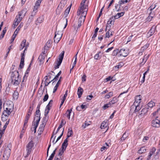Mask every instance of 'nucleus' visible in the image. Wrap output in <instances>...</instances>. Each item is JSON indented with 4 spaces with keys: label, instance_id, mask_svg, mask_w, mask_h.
<instances>
[{
    "label": "nucleus",
    "instance_id": "f257e3e1",
    "mask_svg": "<svg viewBox=\"0 0 160 160\" xmlns=\"http://www.w3.org/2000/svg\"><path fill=\"white\" fill-rule=\"evenodd\" d=\"M87 0H82L81 2L80 6L77 11V15H81L78 19V28H79L85 21V18L88 10V6L85 4Z\"/></svg>",
    "mask_w": 160,
    "mask_h": 160
},
{
    "label": "nucleus",
    "instance_id": "f03ea898",
    "mask_svg": "<svg viewBox=\"0 0 160 160\" xmlns=\"http://www.w3.org/2000/svg\"><path fill=\"white\" fill-rule=\"evenodd\" d=\"M11 84L14 85H18L21 82V80L19 77V74L17 71L12 72L11 76Z\"/></svg>",
    "mask_w": 160,
    "mask_h": 160
},
{
    "label": "nucleus",
    "instance_id": "7ed1b4c3",
    "mask_svg": "<svg viewBox=\"0 0 160 160\" xmlns=\"http://www.w3.org/2000/svg\"><path fill=\"white\" fill-rule=\"evenodd\" d=\"M27 12V10L26 8H23L21 11L18 12V14L17 15L16 17L17 20H21L22 19Z\"/></svg>",
    "mask_w": 160,
    "mask_h": 160
},
{
    "label": "nucleus",
    "instance_id": "20e7f679",
    "mask_svg": "<svg viewBox=\"0 0 160 160\" xmlns=\"http://www.w3.org/2000/svg\"><path fill=\"white\" fill-rule=\"evenodd\" d=\"M33 146L34 143L32 140L30 141L27 145L26 149L27 154L25 156V158L27 157L30 154Z\"/></svg>",
    "mask_w": 160,
    "mask_h": 160
},
{
    "label": "nucleus",
    "instance_id": "39448f33",
    "mask_svg": "<svg viewBox=\"0 0 160 160\" xmlns=\"http://www.w3.org/2000/svg\"><path fill=\"white\" fill-rule=\"evenodd\" d=\"M11 109H8V108H6L2 113V120L4 121H6L9 115L11 113Z\"/></svg>",
    "mask_w": 160,
    "mask_h": 160
},
{
    "label": "nucleus",
    "instance_id": "423d86ee",
    "mask_svg": "<svg viewBox=\"0 0 160 160\" xmlns=\"http://www.w3.org/2000/svg\"><path fill=\"white\" fill-rule=\"evenodd\" d=\"M40 119L41 117L40 116H35V117L32 122V125L34 124V126L35 132H36V129L38 127Z\"/></svg>",
    "mask_w": 160,
    "mask_h": 160
},
{
    "label": "nucleus",
    "instance_id": "0eeeda50",
    "mask_svg": "<svg viewBox=\"0 0 160 160\" xmlns=\"http://www.w3.org/2000/svg\"><path fill=\"white\" fill-rule=\"evenodd\" d=\"M23 23L22 22H21L18 26V27L17 28L14 32L12 36V38L11 39V43L13 42L14 40L17 35L20 29L23 27Z\"/></svg>",
    "mask_w": 160,
    "mask_h": 160
},
{
    "label": "nucleus",
    "instance_id": "6e6552de",
    "mask_svg": "<svg viewBox=\"0 0 160 160\" xmlns=\"http://www.w3.org/2000/svg\"><path fill=\"white\" fill-rule=\"evenodd\" d=\"M62 34L60 32H56L54 38V42L58 43L61 39Z\"/></svg>",
    "mask_w": 160,
    "mask_h": 160
},
{
    "label": "nucleus",
    "instance_id": "1a4fd4ad",
    "mask_svg": "<svg viewBox=\"0 0 160 160\" xmlns=\"http://www.w3.org/2000/svg\"><path fill=\"white\" fill-rule=\"evenodd\" d=\"M148 109V108H147V107H145L143 108L141 112H139V114L138 115V118L140 119H142L144 118L146 113L147 112Z\"/></svg>",
    "mask_w": 160,
    "mask_h": 160
},
{
    "label": "nucleus",
    "instance_id": "9d476101",
    "mask_svg": "<svg viewBox=\"0 0 160 160\" xmlns=\"http://www.w3.org/2000/svg\"><path fill=\"white\" fill-rule=\"evenodd\" d=\"M11 153V150L5 149L3 155V158L5 160H8Z\"/></svg>",
    "mask_w": 160,
    "mask_h": 160
},
{
    "label": "nucleus",
    "instance_id": "9b49d317",
    "mask_svg": "<svg viewBox=\"0 0 160 160\" xmlns=\"http://www.w3.org/2000/svg\"><path fill=\"white\" fill-rule=\"evenodd\" d=\"M158 118L157 117V118L152 121V125L153 127L158 128L160 126V121L159 120L157 119Z\"/></svg>",
    "mask_w": 160,
    "mask_h": 160
},
{
    "label": "nucleus",
    "instance_id": "f8f14e48",
    "mask_svg": "<svg viewBox=\"0 0 160 160\" xmlns=\"http://www.w3.org/2000/svg\"><path fill=\"white\" fill-rule=\"evenodd\" d=\"M128 55L127 51L124 49H122L119 51L118 56V57H126Z\"/></svg>",
    "mask_w": 160,
    "mask_h": 160
},
{
    "label": "nucleus",
    "instance_id": "ddd939ff",
    "mask_svg": "<svg viewBox=\"0 0 160 160\" xmlns=\"http://www.w3.org/2000/svg\"><path fill=\"white\" fill-rule=\"evenodd\" d=\"M156 28V27L155 26H153L152 27L151 29L148 33V36L150 37L154 34L155 32Z\"/></svg>",
    "mask_w": 160,
    "mask_h": 160
},
{
    "label": "nucleus",
    "instance_id": "4468645a",
    "mask_svg": "<svg viewBox=\"0 0 160 160\" xmlns=\"http://www.w3.org/2000/svg\"><path fill=\"white\" fill-rule=\"evenodd\" d=\"M149 57V55H148L147 56L145 55L143 57V58L142 59V61L141 62L139 65L140 67H141L142 66L144 65L146 63L148 58Z\"/></svg>",
    "mask_w": 160,
    "mask_h": 160
},
{
    "label": "nucleus",
    "instance_id": "2eb2a0df",
    "mask_svg": "<svg viewBox=\"0 0 160 160\" xmlns=\"http://www.w3.org/2000/svg\"><path fill=\"white\" fill-rule=\"evenodd\" d=\"M141 96L140 95L136 96L135 97V101L134 103V104H140L141 102Z\"/></svg>",
    "mask_w": 160,
    "mask_h": 160
},
{
    "label": "nucleus",
    "instance_id": "dca6fc26",
    "mask_svg": "<svg viewBox=\"0 0 160 160\" xmlns=\"http://www.w3.org/2000/svg\"><path fill=\"white\" fill-rule=\"evenodd\" d=\"M68 140L67 138L65 139L63 142L62 144L61 148L62 149L64 150H66L67 147L68 145Z\"/></svg>",
    "mask_w": 160,
    "mask_h": 160
},
{
    "label": "nucleus",
    "instance_id": "f3484780",
    "mask_svg": "<svg viewBox=\"0 0 160 160\" xmlns=\"http://www.w3.org/2000/svg\"><path fill=\"white\" fill-rule=\"evenodd\" d=\"M118 101V98L116 97H114L112 98V99L109 102V104H110L112 107V105L117 103Z\"/></svg>",
    "mask_w": 160,
    "mask_h": 160
},
{
    "label": "nucleus",
    "instance_id": "a211bd4d",
    "mask_svg": "<svg viewBox=\"0 0 160 160\" xmlns=\"http://www.w3.org/2000/svg\"><path fill=\"white\" fill-rule=\"evenodd\" d=\"M149 45V44L147 43L146 44H145L144 46L142 47L140 50V52L138 53L140 55V54L141 53V55H142V52H143L145 49H146L148 47Z\"/></svg>",
    "mask_w": 160,
    "mask_h": 160
},
{
    "label": "nucleus",
    "instance_id": "6ab92c4d",
    "mask_svg": "<svg viewBox=\"0 0 160 160\" xmlns=\"http://www.w3.org/2000/svg\"><path fill=\"white\" fill-rule=\"evenodd\" d=\"M26 42V39H23L19 47V50L20 51L22 50L24 47H25Z\"/></svg>",
    "mask_w": 160,
    "mask_h": 160
},
{
    "label": "nucleus",
    "instance_id": "aec40b11",
    "mask_svg": "<svg viewBox=\"0 0 160 160\" xmlns=\"http://www.w3.org/2000/svg\"><path fill=\"white\" fill-rule=\"evenodd\" d=\"M115 20V19L114 18L113 16H112L109 19L107 24L111 25H113L114 22Z\"/></svg>",
    "mask_w": 160,
    "mask_h": 160
},
{
    "label": "nucleus",
    "instance_id": "412c9836",
    "mask_svg": "<svg viewBox=\"0 0 160 160\" xmlns=\"http://www.w3.org/2000/svg\"><path fill=\"white\" fill-rule=\"evenodd\" d=\"M83 91V89L82 88L79 87L78 88L77 92V94L78 95V97L79 98H80L81 97Z\"/></svg>",
    "mask_w": 160,
    "mask_h": 160
},
{
    "label": "nucleus",
    "instance_id": "4be33fe9",
    "mask_svg": "<svg viewBox=\"0 0 160 160\" xmlns=\"http://www.w3.org/2000/svg\"><path fill=\"white\" fill-rule=\"evenodd\" d=\"M128 136V134H126V133L125 132H124L122 137L120 138V139H119L120 142H123V141H124L127 138Z\"/></svg>",
    "mask_w": 160,
    "mask_h": 160
},
{
    "label": "nucleus",
    "instance_id": "5701e85b",
    "mask_svg": "<svg viewBox=\"0 0 160 160\" xmlns=\"http://www.w3.org/2000/svg\"><path fill=\"white\" fill-rule=\"evenodd\" d=\"M64 121V119H62L61 122V124L59 125L58 127V128L55 134H56L59 131V129L62 127V126L66 124V122H65L64 123V122H63Z\"/></svg>",
    "mask_w": 160,
    "mask_h": 160
},
{
    "label": "nucleus",
    "instance_id": "b1692460",
    "mask_svg": "<svg viewBox=\"0 0 160 160\" xmlns=\"http://www.w3.org/2000/svg\"><path fill=\"white\" fill-rule=\"evenodd\" d=\"M45 125L43 124H41L40 126L38 129V131L39 132V134H41V133L43 132Z\"/></svg>",
    "mask_w": 160,
    "mask_h": 160
},
{
    "label": "nucleus",
    "instance_id": "393cba45",
    "mask_svg": "<svg viewBox=\"0 0 160 160\" xmlns=\"http://www.w3.org/2000/svg\"><path fill=\"white\" fill-rule=\"evenodd\" d=\"M33 110V108L31 107H30L29 109L28 110V112L25 118H28L29 119L30 116H31L32 114V112Z\"/></svg>",
    "mask_w": 160,
    "mask_h": 160
},
{
    "label": "nucleus",
    "instance_id": "a878e982",
    "mask_svg": "<svg viewBox=\"0 0 160 160\" xmlns=\"http://www.w3.org/2000/svg\"><path fill=\"white\" fill-rule=\"evenodd\" d=\"M44 59V55H42L41 54L39 56L38 58V59L39 60L40 64H42L43 63Z\"/></svg>",
    "mask_w": 160,
    "mask_h": 160
},
{
    "label": "nucleus",
    "instance_id": "bb28decb",
    "mask_svg": "<svg viewBox=\"0 0 160 160\" xmlns=\"http://www.w3.org/2000/svg\"><path fill=\"white\" fill-rule=\"evenodd\" d=\"M64 51H62L59 55L58 60V61L62 62L64 57Z\"/></svg>",
    "mask_w": 160,
    "mask_h": 160
},
{
    "label": "nucleus",
    "instance_id": "cd10ccee",
    "mask_svg": "<svg viewBox=\"0 0 160 160\" xmlns=\"http://www.w3.org/2000/svg\"><path fill=\"white\" fill-rule=\"evenodd\" d=\"M124 13V12H121V13H118L115 16H114L113 17L115 19H118L122 16H123Z\"/></svg>",
    "mask_w": 160,
    "mask_h": 160
},
{
    "label": "nucleus",
    "instance_id": "c85d7f7f",
    "mask_svg": "<svg viewBox=\"0 0 160 160\" xmlns=\"http://www.w3.org/2000/svg\"><path fill=\"white\" fill-rule=\"evenodd\" d=\"M108 125V124L107 122L103 121L101 124L100 128L101 129H105L107 127Z\"/></svg>",
    "mask_w": 160,
    "mask_h": 160
},
{
    "label": "nucleus",
    "instance_id": "c756f323",
    "mask_svg": "<svg viewBox=\"0 0 160 160\" xmlns=\"http://www.w3.org/2000/svg\"><path fill=\"white\" fill-rule=\"evenodd\" d=\"M123 66L122 63L120 62L118 63V65L115 66L113 68V69L115 71L118 70L119 68H120Z\"/></svg>",
    "mask_w": 160,
    "mask_h": 160
},
{
    "label": "nucleus",
    "instance_id": "7c9ffc66",
    "mask_svg": "<svg viewBox=\"0 0 160 160\" xmlns=\"http://www.w3.org/2000/svg\"><path fill=\"white\" fill-rule=\"evenodd\" d=\"M72 4H71L67 8V9L65 10V13L64 14V15L66 17H67V16L68 15L69 12L70 10Z\"/></svg>",
    "mask_w": 160,
    "mask_h": 160
},
{
    "label": "nucleus",
    "instance_id": "2f4dec72",
    "mask_svg": "<svg viewBox=\"0 0 160 160\" xmlns=\"http://www.w3.org/2000/svg\"><path fill=\"white\" fill-rule=\"evenodd\" d=\"M155 105V103L152 101L150 102L145 107H147V108H148V109L149 108H152L153 106Z\"/></svg>",
    "mask_w": 160,
    "mask_h": 160
},
{
    "label": "nucleus",
    "instance_id": "473e14b6",
    "mask_svg": "<svg viewBox=\"0 0 160 160\" xmlns=\"http://www.w3.org/2000/svg\"><path fill=\"white\" fill-rule=\"evenodd\" d=\"M113 94L112 92H109L105 96L104 98L106 99H109L113 96Z\"/></svg>",
    "mask_w": 160,
    "mask_h": 160
},
{
    "label": "nucleus",
    "instance_id": "72a5a7b5",
    "mask_svg": "<svg viewBox=\"0 0 160 160\" xmlns=\"http://www.w3.org/2000/svg\"><path fill=\"white\" fill-rule=\"evenodd\" d=\"M73 134V132L71 129L69 128L68 129V132L67 135V139L71 136Z\"/></svg>",
    "mask_w": 160,
    "mask_h": 160
},
{
    "label": "nucleus",
    "instance_id": "f704fd0d",
    "mask_svg": "<svg viewBox=\"0 0 160 160\" xmlns=\"http://www.w3.org/2000/svg\"><path fill=\"white\" fill-rule=\"evenodd\" d=\"M107 31L105 38H109L112 35V32L110 30H107Z\"/></svg>",
    "mask_w": 160,
    "mask_h": 160
},
{
    "label": "nucleus",
    "instance_id": "c9c22d12",
    "mask_svg": "<svg viewBox=\"0 0 160 160\" xmlns=\"http://www.w3.org/2000/svg\"><path fill=\"white\" fill-rule=\"evenodd\" d=\"M21 21L19 20V21L17 20V19L15 18L14 20L13 25L14 26V27L17 26L18 24L21 22Z\"/></svg>",
    "mask_w": 160,
    "mask_h": 160
},
{
    "label": "nucleus",
    "instance_id": "e433bc0d",
    "mask_svg": "<svg viewBox=\"0 0 160 160\" xmlns=\"http://www.w3.org/2000/svg\"><path fill=\"white\" fill-rule=\"evenodd\" d=\"M146 151V149L144 147L141 148L138 151V152L139 153L142 154L145 152Z\"/></svg>",
    "mask_w": 160,
    "mask_h": 160
},
{
    "label": "nucleus",
    "instance_id": "4c0bfd02",
    "mask_svg": "<svg viewBox=\"0 0 160 160\" xmlns=\"http://www.w3.org/2000/svg\"><path fill=\"white\" fill-rule=\"evenodd\" d=\"M18 93L17 91H15L13 93V98L14 99H17L18 97Z\"/></svg>",
    "mask_w": 160,
    "mask_h": 160
},
{
    "label": "nucleus",
    "instance_id": "58836bf2",
    "mask_svg": "<svg viewBox=\"0 0 160 160\" xmlns=\"http://www.w3.org/2000/svg\"><path fill=\"white\" fill-rule=\"evenodd\" d=\"M51 42V41L50 40H48L46 44V46H45L46 50L48 49L49 48L50 46Z\"/></svg>",
    "mask_w": 160,
    "mask_h": 160
},
{
    "label": "nucleus",
    "instance_id": "ea45409f",
    "mask_svg": "<svg viewBox=\"0 0 160 160\" xmlns=\"http://www.w3.org/2000/svg\"><path fill=\"white\" fill-rule=\"evenodd\" d=\"M119 50L118 49L114 50L112 53V55L113 56H116L118 54L119 52Z\"/></svg>",
    "mask_w": 160,
    "mask_h": 160
},
{
    "label": "nucleus",
    "instance_id": "a19ab883",
    "mask_svg": "<svg viewBox=\"0 0 160 160\" xmlns=\"http://www.w3.org/2000/svg\"><path fill=\"white\" fill-rule=\"evenodd\" d=\"M72 108H71L70 110H68L66 112V114H67V117L69 119H70V113H71L72 111Z\"/></svg>",
    "mask_w": 160,
    "mask_h": 160
},
{
    "label": "nucleus",
    "instance_id": "79ce46f5",
    "mask_svg": "<svg viewBox=\"0 0 160 160\" xmlns=\"http://www.w3.org/2000/svg\"><path fill=\"white\" fill-rule=\"evenodd\" d=\"M135 106L134 105V103H133V105L131 106V107L130 112H133V113L136 112Z\"/></svg>",
    "mask_w": 160,
    "mask_h": 160
},
{
    "label": "nucleus",
    "instance_id": "37998d69",
    "mask_svg": "<svg viewBox=\"0 0 160 160\" xmlns=\"http://www.w3.org/2000/svg\"><path fill=\"white\" fill-rule=\"evenodd\" d=\"M135 106V109L136 112H138L141 109V108L140 106V104H134Z\"/></svg>",
    "mask_w": 160,
    "mask_h": 160
},
{
    "label": "nucleus",
    "instance_id": "c03bdc74",
    "mask_svg": "<svg viewBox=\"0 0 160 160\" xmlns=\"http://www.w3.org/2000/svg\"><path fill=\"white\" fill-rule=\"evenodd\" d=\"M6 28H5L4 30H3L2 31V32L0 36V39H2L4 37L6 32V29H5Z\"/></svg>",
    "mask_w": 160,
    "mask_h": 160
},
{
    "label": "nucleus",
    "instance_id": "a18cd8bd",
    "mask_svg": "<svg viewBox=\"0 0 160 160\" xmlns=\"http://www.w3.org/2000/svg\"><path fill=\"white\" fill-rule=\"evenodd\" d=\"M65 151V150H64L61 148L60 149L59 153L58 155H57L59 156L60 157H61V156L63 154Z\"/></svg>",
    "mask_w": 160,
    "mask_h": 160
},
{
    "label": "nucleus",
    "instance_id": "49530a36",
    "mask_svg": "<svg viewBox=\"0 0 160 160\" xmlns=\"http://www.w3.org/2000/svg\"><path fill=\"white\" fill-rule=\"evenodd\" d=\"M47 121L48 120L47 119L46 116H45V117H44L43 118L42 124L46 125Z\"/></svg>",
    "mask_w": 160,
    "mask_h": 160
},
{
    "label": "nucleus",
    "instance_id": "de8ad7c7",
    "mask_svg": "<svg viewBox=\"0 0 160 160\" xmlns=\"http://www.w3.org/2000/svg\"><path fill=\"white\" fill-rule=\"evenodd\" d=\"M31 63H30V64L29 66H28V68H27L26 71V72L25 73V76H26V74H28L29 73L30 70L31 69L30 67H31Z\"/></svg>",
    "mask_w": 160,
    "mask_h": 160
},
{
    "label": "nucleus",
    "instance_id": "09e8293b",
    "mask_svg": "<svg viewBox=\"0 0 160 160\" xmlns=\"http://www.w3.org/2000/svg\"><path fill=\"white\" fill-rule=\"evenodd\" d=\"M109 107H112L110 104H109V103L106 104H105L103 107V108L105 110Z\"/></svg>",
    "mask_w": 160,
    "mask_h": 160
},
{
    "label": "nucleus",
    "instance_id": "8fccbe9b",
    "mask_svg": "<svg viewBox=\"0 0 160 160\" xmlns=\"http://www.w3.org/2000/svg\"><path fill=\"white\" fill-rule=\"evenodd\" d=\"M61 63H62V62L59 61H58V60H57V65H55L54 66V68L55 69L58 68L59 67V66L61 65Z\"/></svg>",
    "mask_w": 160,
    "mask_h": 160
},
{
    "label": "nucleus",
    "instance_id": "3c124183",
    "mask_svg": "<svg viewBox=\"0 0 160 160\" xmlns=\"http://www.w3.org/2000/svg\"><path fill=\"white\" fill-rule=\"evenodd\" d=\"M128 2L127 0H119V3L120 5L124 4L125 3H126Z\"/></svg>",
    "mask_w": 160,
    "mask_h": 160
},
{
    "label": "nucleus",
    "instance_id": "603ef678",
    "mask_svg": "<svg viewBox=\"0 0 160 160\" xmlns=\"http://www.w3.org/2000/svg\"><path fill=\"white\" fill-rule=\"evenodd\" d=\"M24 61L20 60L19 67L21 69L23 68V67L24 65Z\"/></svg>",
    "mask_w": 160,
    "mask_h": 160
},
{
    "label": "nucleus",
    "instance_id": "864d4df0",
    "mask_svg": "<svg viewBox=\"0 0 160 160\" xmlns=\"http://www.w3.org/2000/svg\"><path fill=\"white\" fill-rule=\"evenodd\" d=\"M111 25L109 24H107L106 27V31H107V30L110 31L111 30Z\"/></svg>",
    "mask_w": 160,
    "mask_h": 160
},
{
    "label": "nucleus",
    "instance_id": "5fc2aeb1",
    "mask_svg": "<svg viewBox=\"0 0 160 160\" xmlns=\"http://www.w3.org/2000/svg\"><path fill=\"white\" fill-rule=\"evenodd\" d=\"M35 8L36 7H34L33 11L32 12L31 15H30L33 18L36 15V12H35V11L37 10H36Z\"/></svg>",
    "mask_w": 160,
    "mask_h": 160
},
{
    "label": "nucleus",
    "instance_id": "6e6d98bb",
    "mask_svg": "<svg viewBox=\"0 0 160 160\" xmlns=\"http://www.w3.org/2000/svg\"><path fill=\"white\" fill-rule=\"evenodd\" d=\"M156 6L155 5H152L148 9V10H149L150 11H152V10L154 9L156 7Z\"/></svg>",
    "mask_w": 160,
    "mask_h": 160
},
{
    "label": "nucleus",
    "instance_id": "4d7b16f0",
    "mask_svg": "<svg viewBox=\"0 0 160 160\" xmlns=\"http://www.w3.org/2000/svg\"><path fill=\"white\" fill-rule=\"evenodd\" d=\"M48 98V94L47 93L44 96V98L43 99V102H45L47 101Z\"/></svg>",
    "mask_w": 160,
    "mask_h": 160
},
{
    "label": "nucleus",
    "instance_id": "13d9d810",
    "mask_svg": "<svg viewBox=\"0 0 160 160\" xmlns=\"http://www.w3.org/2000/svg\"><path fill=\"white\" fill-rule=\"evenodd\" d=\"M35 116H41V113L40 110H36Z\"/></svg>",
    "mask_w": 160,
    "mask_h": 160
},
{
    "label": "nucleus",
    "instance_id": "bf43d9fd",
    "mask_svg": "<svg viewBox=\"0 0 160 160\" xmlns=\"http://www.w3.org/2000/svg\"><path fill=\"white\" fill-rule=\"evenodd\" d=\"M21 61H24L25 59V54L24 53H22L21 54Z\"/></svg>",
    "mask_w": 160,
    "mask_h": 160
},
{
    "label": "nucleus",
    "instance_id": "052dcab7",
    "mask_svg": "<svg viewBox=\"0 0 160 160\" xmlns=\"http://www.w3.org/2000/svg\"><path fill=\"white\" fill-rule=\"evenodd\" d=\"M62 159L61 157H59L58 156L56 155L54 158V160H62Z\"/></svg>",
    "mask_w": 160,
    "mask_h": 160
},
{
    "label": "nucleus",
    "instance_id": "680f3d73",
    "mask_svg": "<svg viewBox=\"0 0 160 160\" xmlns=\"http://www.w3.org/2000/svg\"><path fill=\"white\" fill-rule=\"evenodd\" d=\"M53 4V1L51 0H49L48 3L47 5L48 7H50L51 5Z\"/></svg>",
    "mask_w": 160,
    "mask_h": 160
},
{
    "label": "nucleus",
    "instance_id": "e2e57ef3",
    "mask_svg": "<svg viewBox=\"0 0 160 160\" xmlns=\"http://www.w3.org/2000/svg\"><path fill=\"white\" fill-rule=\"evenodd\" d=\"M64 130V129L63 128L62 133L61 134L60 136L58 137V138H57V139L56 141V142H57L61 138L62 136V135L63 134V133Z\"/></svg>",
    "mask_w": 160,
    "mask_h": 160
},
{
    "label": "nucleus",
    "instance_id": "0e129e2a",
    "mask_svg": "<svg viewBox=\"0 0 160 160\" xmlns=\"http://www.w3.org/2000/svg\"><path fill=\"white\" fill-rule=\"evenodd\" d=\"M156 150V149L155 148L153 147L151 149V150L150 152V153L153 154L155 152Z\"/></svg>",
    "mask_w": 160,
    "mask_h": 160
},
{
    "label": "nucleus",
    "instance_id": "69168bd1",
    "mask_svg": "<svg viewBox=\"0 0 160 160\" xmlns=\"http://www.w3.org/2000/svg\"><path fill=\"white\" fill-rule=\"evenodd\" d=\"M89 124L87 123L86 122H85L84 124H83L82 126V127L83 128H86L87 126L89 125Z\"/></svg>",
    "mask_w": 160,
    "mask_h": 160
},
{
    "label": "nucleus",
    "instance_id": "338daca9",
    "mask_svg": "<svg viewBox=\"0 0 160 160\" xmlns=\"http://www.w3.org/2000/svg\"><path fill=\"white\" fill-rule=\"evenodd\" d=\"M65 4L64 3L62 4L60 2V4L58 6V8H60L61 9H62L64 7Z\"/></svg>",
    "mask_w": 160,
    "mask_h": 160
},
{
    "label": "nucleus",
    "instance_id": "774afa93",
    "mask_svg": "<svg viewBox=\"0 0 160 160\" xmlns=\"http://www.w3.org/2000/svg\"><path fill=\"white\" fill-rule=\"evenodd\" d=\"M37 21L38 23H41L42 22V18L39 17L37 19Z\"/></svg>",
    "mask_w": 160,
    "mask_h": 160
}]
</instances>
